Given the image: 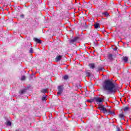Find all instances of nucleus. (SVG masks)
<instances>
[{"label":"nucleus","instance_id":"nucleus-1","mask_svg":"<svg viewBox=\"0 0 131 131\" xmlns=\"http://www.w3.org/2000/svg\"><path fill=\"white\" fill-rule=\"evenodd\" d=\"M102 89L104 92H106V95L115 94L116 92V84L110 80H106L104 82Z\"/></svg>","mask_w":131,"mask_h":131},{"label":"nucleus","instance_id":"nucleus-2","mask_svg":"<svg viewBox=\"0 0 131 131\" xmlns=\"http://www.w3.org/2000/svg\"><path fill=\"white\" fill-rule=\"evenodd\" d=\"M98 108L102 113H104V114H108V110L105 107L104 105H100Z\"/></svg>","mask_w":131,"mask_h":131},{"label":"nucleus","instance_id":"nucleus-3","mask_svg":"<svg viewBox=\"0 0 131 131\" xmlns=\"http://www.w3.org/2000/svg\"><path fill=\"white\" fill-rule=\"evenodd\" d=\"M91 102H96L97 103H102V102H103V99L99 97H94L93 99H92Z\"/></svg>","mask_w":131,"mask_h":131},{"label":"nucleus","instance_id":"nucleus-4","mask_svg":"<svg viewBox=\"0 0 131 131\" xmlns=\"http://www.w3.org/2000/svg\"><path fill=\"white\" fill-rule=\"evenodd\" d=\"M78 39H79V37H75L74 38L70 40V45H75V42L77 40H78Z\"/></svg>","mask_w":131,"mask_h":131},{"label":"nucleus","instance_id":"nucleus-5","mask_svg":"<svg viewBox=\"0 0 131 131\" xmlns=\"http://www.w3.org/2000/svg\"><path fill=\"white\" fill-rule=\"evenodd\" d=\"M62 93H63V86H58L57 95H61Z\"/></svg>","mask_w":131,"mask_h":131},{"label":"nucleus","instance_id":"nucleus-6","mask_svg":"<svg viewBox=\"0 0 131 131\" xmlns=\"http://www.w3.org/2000/svg\"><path fill=\"white\" fill-rule=\"evenodd\" d=\"M105 70L104 69V67H103V66L101 65V66H99L98 67V68L96 69V71H103Z\"/></svg>","mask_w":131,"mask_h":131},{"label":"nucleus","instance_id":"nucleus-7","mask_svg":"<svg viewBox=\"0 0 131 131\" xmlns=\"http://www.w3.org/2000/svg\"><path fill=\"white\" fill-rule=\"evenodd\" d=\"M62 57H63V56L62 55H57L55 58V61L59 62V61H61V59H62Z\"/></svg>","mask_w":131,"mask_h":131},{"label":"nucleus","instance_id":"nucleus-8","mask_svg":"<svg viewBox=\"0 0 131 131\" xmlns=\"http://www.w3.org/2000/svg\"><path fill=\"white\" fill-rule=\"evenodd\" d=\"M33 40L35 41V42H36L37 43H41V40H40L37 38L34 37Z\"/></svg>","mask_w":131,"mask_h":131},{"label":"nucleus","instance_id":"nucleus-9","mask_svg":"<svg viewBox=\"0 0 131 131\" xmlns=\"http://www.w3.org/2000/svg\"><path fill=\"white\" fill-rule=\"evenodd\" d=\"M63 2L66 3L67 5H72V0H62Z\"/></svg>","mask_w":131,"mask_h":131},{"label":"nucleus","instance_id":"nucleus-10","mask_svg":"<svg viewBox=\"0 0 131 131\" xmlns=\"http://www.w3.org/2000/svg\"><path fill=\"white\" fill-rule=\"evenodd\" d=\"M108 59L110 60V61H113V55L112 54H108L107 55Z\"/></svg>","mask_w":131,"mask_h":131},{"label":"nucleus","instance_id":"nucleus-11","mask_svg":"<svg viewBox=\"0 0 131 131\" xmlns=\"http://www.w3.org/2000/svg\"><path fill=\"white\" fill-rule=\"evenodd\" d=\"M118 116H119V118H120L121 120H124L125 116L123 114V113L120 114Z\"/></svg>","mask_w":131,"mask_h":131},{"label":"nucleus","instance_id":"nucleus-12","mask_svg":"<svg viewBox=\"0 0 131 131\" xmlns=\"http://www.w3.org/2000/svg\"><path fill=\"white\" fill-rule=\"evenodd\" d=\"M19 95H23V94H25L26 93V90L23 89L19 91Z\"/></svg>","mask_w":131,"mask_h":131},{"label":"nucleus","instance_id":"nucleus-13","mask_svg":"<svg viewBox=\"0 0 131 131\" xmlns=\"http://www.w3.org/2000/svg\"><path fill=\"white\" fill-rule=\"evenodd\" d=\"M89 66L91 69H95V63H90Z\"/></svg>","mask_w":131,"mask_h":131},{"label":"nucleus","instance_id":"nucleus-14","mask_svg":"<svg viewBox=\"0 0 131 131\" xmlns=\"http://www.w3.org/2000/svg\"><path fill=\"white\" fill-rule=\"evenodd\" d=\"M62 79L64 80H68V79H69V76L67 75H66L62 77Z\"/></svg>","mask_w":131,"mask_h":131},{"label":"nucleus","instance_id":"nucleus-15","mask_svg":"<svg viewBox=\"0 0 131 131\" xmlns=\"http://www.w3.org/2000/svg\"><path fill=\"white\" fill-rule=\"evenodd\" d=\"M123 60L124 62L126 63L127 62V61H128V57H127L126 56H124L123 57Z\"/></svg>","mask_w":131,"mask_h":131},{"label":"nucleus","instance_id":"nucleus-16","mask_svg":"<svg viewBox=\"0 0 131 131\" xmlns=\"http://www.w3.org/2000/svg\"><path fill=\"white\" fill-rule=\"evenodd\" d=\"M95 28L96 29H98V28H100V24L99 23H96V24L94 25Z\"/></svg>","mask_w":131,"mask_h":131},{"label":"nucleus","instance_id":"nucleus-17","mask_svg":"<svg viewBox=\"0 0 131 131\" xmlns=\"http://www.w3.org/2000/svg\"><path fill=\"white\" fill-rule=\"evenodd\" d=\"M107 114H112V115H115V113L114 112H112L111 111L109 110L107 111Z\"/></svg>","mask_w":131,"mask_h":131},{"label":"nucleus","instance_id":"nucleus-18","mask_svg":"<svg viewBox=\"0 0 131 131\" xmlns=\"http://www.w3.org/2000/svg\"><path fill=\"white\" fill-rule=\"evenodd\" d=\"M123 110L124 112H126V111H128L129 110V107L128 106H125Z\"/></svg>","mask_w":131,"mask_h":131},{"label":"nucleus","instance_id":"nucleus-19","mask_svg":"<svg viewBox=\"0 0 131 131\" xmlns=\"http://www.w3.org/2000/svg\"><path fill=\"white\" fill-rule=\"evenodd\" d=\"M41 93L43 94H46V93H48V90L47 89H42L41 90Z\"/></svg>","mask_w":131,"mask_h":131},{"label":"nucleus","instance_id":"nucleus-20","mask_svg":"<svg viewBox=\"0 0 131 131\" xmlns=\"http://www.w3.org/2000/svg\"><path fill=\"white\" fill-rule=\"evenodd\" d=\"M85 74H86V76H88V77L91 76V73H90L89 72H86Z\"/></svg>","mask_w":131,"mask_h":131},{"label":"nucleus","instance_id":"nucleus-21","mask_svg":"<svg viewBox=\"0 0 131 131\" xmlns=\"http://www.w3.org/2000/svg\"><path fill=\"white\" fill-rule=\"evenodd\" d=\"M7 125H9V126H11V125H12V122H11V121H8L7 122Z\"/></svg>","mask_w":131,"mask_h":131},{"label":"nucleus","instance_id":"nucleus-22","mask_svg":"<svg viewBox=\"0 0 131 131\" xmlns=\"http://www.w3.org/2000/svg\"><path fill=\"white\" fill-rule=\"evenodd\" d=\"M102 15H104V16H109V13H108L107 12H105L103 13Z\"/></svg>","mask_w":131,"mask_h":131},{"label":"nucleus","instance_id":"nucleus-23","mask_svg":"<svg viewBox=\"0 0 131 131\" xmlns=\"http://www.w3.org/2000/svg\"><path fill=\"white\" fill-rule=\"evenodd\" d=\"M25 79H26V77H25V76H23L21 77V78L20 80L23 81V80H25Z\"/></svg>","mask_w":131,"mask_h":131},{"label":"nucleus","instance_id":"nucleus-24","mask_svg":"<svg viewBox=\"0 0 131 131\" xmlns=\"http://www.w3.org/2000/svg\"><path fill=\"white\" fill-rule=\"evenodd\" d=\"M29 53H30V54H32V53H33V50H32V48H31L30 49Z\"/></svg>","mask_w":131,"mask_h":131},{"label":"nucleus","instance_id":"nucleus-25","mask_svg":"<svg viewBox=\"0 0 131 131\" xmlns=\"http://www.w3.org/2000/svg\"><path fill=\"white\" fill-rule=\"evenodd\" d=\"M84 28H85V30H88V28H89L88 26L85 25L84 26Z\"/></svg>","mask_w":131,"mask_h":131},{"label":"nucleus","instance_id":"nucleus-26","mask_svg":"<svg viewBox=\"0 0 131 131\" xmlns=\"http://www.w3.org/2000/svg\"><path fill=\"white\" fill-rule=\"evenodd\" d=\"M100 31H101L102 32H103V33H105V32H106V31L105 30V29H103L102 30H101Z\"/></svg>","mask_w":131,"mask_h":131},{"label":"nucleus","instance_id":"nucleus-27","mask_svg":"<svg viewBox=\"0 0 131 131\" xmlns=\"http://www.w3.org/2000/svg\"><path fill=\"white\" fill-rule=\"evenodd\" d=\"M42 101H46V97H43L41 98Z\"/></svg>","mask_w":131,"mask_h":131},{"label":"nucleus","instance_id":"nucleus-28","mask_svg":"<svg viewBox=\"0 0 131 131\" xmlns=\"http://www.w3.org/2000/svg\"><path fill=\"white\" fill-rule=\"evenodd\" d=\"M20 17H21V18H24V14H21V15H20Z\"/></svg>","mask_w":131,"mask_h":131},{"label":"nucleus","instance_id":"nucleus-29","mask_svg":"<svg viewBox=\"0 0 131 131\" xmlns=\"http://www.w3.org/2000/svg\"><path fill=\"white\" fill-rule=\"evenodd\" d=\"M103 6H104V7H106V6H107V3H103Z\"/></svg>","mask_w":131,"mask_h":131},{"label":"nucleus","instance_id":"nucleus-30","mask_svg":"<svg viewBox=\"0 0 131 131\" xmlns=\"http://www.w3.org/2000/svg\"><path fill=\"white\" fill-rule=\"evenodd\" d=\"M114 51H117V47H116L114 49Z\"/></svg>","mask_w":131,"mask_h":131},{"label":"nucleus","instance_id":"nucleus-31","mask_svg":"<svg viewBox=\"0 0 131 131\" xmlns=\"http://www.w3.org/2000/svg\"><path fill=\"white\" fill-rule=\"evenodd\" d=\"M117 131H120V129L119 127L117 128Z\"/></svg>","mask_w":131,"mask_h":131},{"label":"nucleus","instance_id":"nucleus-32","mask_svg":"<svg viewBox=\"0 0 131 131\" xmlns=\"http://www.w3.org/2000/svg\"><path fill=\"white\" fill-rule=\"evenodd\" d=\"M88 102H90V103H92V102H94V101H92V99L91 100H88Z\"/></svg>","mask_w":131,"mask_h":131},{"label":"nucleus","instance_id":"nucleus-33","mask_svg":"<svg viewBox=\"0 0 131 131\" xmlns=\"http://www.w3.org/2000/svg\"><path fill=\"white\" fill-rule=\"evenodd\" d=\"M93 21H94V18H93Z\"/></svg>","mask_w":131,"mask_h":131}]
</instances>
